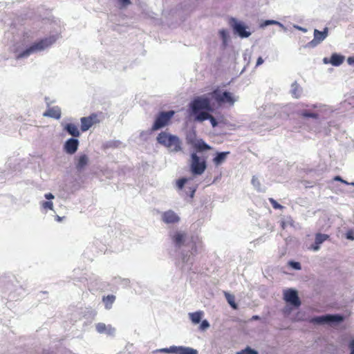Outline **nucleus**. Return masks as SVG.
I'll return each mask as SVG.
<instances>
[{
	"mask_svg": "<svg viewBox=\"0 0 354 354\" xmlns=\"http://www.w3.org/2000/svg\"><path fill=\"white\" fill-rule=\"evenodd\" d=\"M172 241L176 248H182L179 260V266L182 271L192 270L194 255L197 252V245L194 238L189 239L185 233L176 232L172 236Z\"/></svg>",
	"mask_w": 354,
	"mask_h": 354,
	"instance_id": "nucleus-1",
	"label": "nucleus"
},
{
	"mask_svg": "<svg viewBox=\"0 0 354 354\" xmlns=\"http://www.w3.org/2000/svg\"><path fill=\"white\" fill-rule=\"evenodd\" d=\"M56 35H50L37 40L30 45L24 43L15 44L12 50L16 60L28 58L33 54H37L48 49L57 41Z\"/></svg>",
	"mask_w": 354,
	"mask_h": 354,
	"instance_id": "nucleus-2",
	"label": "nucleus"
},
{
	"mask_svg": "<svg viewBox=\"0 0 354 354\" xmlns=\"http://www.w3.org/2000/svg\"><path fill=\"white\" fill-rule=\"evenodd\" d=\"M328 111V107L320 103L306 104L298 103L295 110L296 114L304 120L313 119L319 122L324 118V113Z\"/></svg>",
	"mask_w": 354,
	"mask_h": 354,
	"instance_id": "nucleus-3",
	"label": "nucleus"
},
{
	"mask_svg": "<svg viewBox=\"0 0 354 354\" xmlns=\"http://www.w3.org/2000/svg\"><path fill=\"white\" fill-rule=\"evenodd\" d=\"M156 140L160 145L169 149L171 152L176 153L182 150V142L177 136L161 131Z\"/></svg>",
	"mask_w": 354,
	"mask_h": 354,
	"instance_id": "nucleus-4",
	"label": "nucleus"
},
{
	"mask_svg": "<svg viewBox=\"0 0 354 354\" xmlns=\"http://www.w3.org/2000/svg\"><path fill=\"white\" fill-rule=\"evenodd\" d=\"M189 106L190 114L198 113L200 111H213L210 99L205 95L196 97L190 102Z\"/></svg>",
	"mask_w": 354,
	"mask_h": 354,
	"instance_id": "nucleus-5",
	"label": "nucleus"
},
{
	"mask_svg": "<svg viewBox=\"0 0 354 354\" xmlns=\"http://www.w3.org/2000/svg\"><path fill=\"white\" fill-rule=\"evenodd\" d=\"M344 319V317L341 314H326L312 318L311 322L319 325H337L342 323Z\"/></svg>",
	"mask_w": 354,
	"mask_h": 354,
	"instance_id": "nucleus-6",
	"label": "nucleus"
},
{
	"mask_svg": "<svg viewBox=\"0 0 354 354\" xmlns=\"http://www.w3.org/2000/svg\"><path fill=\"white\" fill-rule=\"evenodd\" d=\"M207 168V162L205 158L199 157L196 153H191L190 171L194 176H199L204 173Z\"/></svg>",
	"mask_w": 354,
	"mask_h": 354,
	"instance_id": "nucleus-7",
	"label": "nucleus"
},
{
	"mask_svg": "<svg viewBox=\"0 0 354 354\" xmlns=\"http://www.w3.org/2000/svg\"><path fill=\"white\" fill-rule=\"evenodd\" d=\"M229 24L232 28L234 34L239 37L248 38L251 35L249 27L243 21H239L236 18L231 17L229 21Z\"/></svg>",
	"mask_w": 354,
	"mask_h": 354,
	"instance_id": "nucleus-8",
	"label": "nucleus"
},
{
	"mask_svg": "<svg viewBox=\"0 0 354 354\" xmlns=\"http://www.w3.org/2000/svg\"><path fill=\"white\" fill-rule=\"evenodd\" d=\"M174 111H160L156 116L151 127V131H155L166 127L174 115Z\"/></svg>",
	"mask_w": 354,
	"mask_h": 354,
	"instance_id": "nucleus-9",
	"label": "nucleus"
},
{
	"mask_svg": "<svg viewBox=\"0 0 354 354\" xmlns=\"http://www.w3.org/2000/svg\"><path fill=\"white\" fill-rule=\"evenodd\" d=\"M155 352L170 354H198L196 349L184 346H171L169 348L157 349Z\"/></svg>",
	"mask_w": 354,
	"mask_h": 354,
	"instance_id": "nucleus-10",
	"label": "nucleus"
},
{
	"mask_svg": "<svg viewBox=\"0 0 354 354\" xmlns=\"http://www.w3.org/2000/svg\"><path fill=\"white\" fill-rule=\"evenodd\" d=\"M212 95L218 104H228L232 106L237 100L232 93L227 91L221 92L216 89L212 93Z\"/></svg>",
	"mask_w": 354,
	"mask_h": 354,
	"instance_id": "nucleus-11",
	"label": "nucleus"
},
{
	"mask_svg": "<svg viewBox=\"0 0 354 354\" xmlns=\"http://www.w3.org/2000/svg\"><path fill=\"white\" fill-rule=\"evenodd\" d=\"M283 299L287 304L296 308H299L301 304L297 291L292 288L284 291Z\"/></svg>",
	"mask_w": 354,
	"mask_h": 354,
	"instance_id": "nucleus-12",
	"label": "nucleus"
},
{
	"mask_svg": "<svg viewBox=\"0 0 354 354\" xmlns=\"http://www.w3.org/2000/svg\"><path fill=\"white\" fill-rule=\"evenodd\" d=\"M328 34V28L327 27L324 28L323 31H319L317 29H315L314 39L309 41L306 46L308 48H315L327 37Z\"/></svg>",
	"mask_w": 354,
	"mask_h": 354,
	"instance_id": "nucleus-13",
	"label": "nucleus"
},
{
	"mask_svg": "<svg viewBox=\"0 0 354 354\" xmlns=\"http://www.w3.org/2000/svg\"><path fill=\"white\" fill-rule=\"evenodd\" d=\"M80 142L78 139L75 138H70L66 140L64 144V151L69 155H73L78 149Z\"/></svg>",
	"mask_w": 354,
	"mask_h": 354,
	"instance_id": "nucleus-14",
	"label": "nucleus"
},
{
	"mask_svg": "<svg viewBox=\"0 0 354 354\" xmlns=\"http://www.w3.org/2000/svg\"><path fill=\"white\" fill-rule=\"evenodd\" d=\"M161 219L165 223L174 224L179 222L180 217L173 210L169 209L162 214Z\"/></svg>",
	"mask_w": 354,
	"mask_h": 354,
	"instance_id": "nucleus-15",
	"label": "nucleus"
},
{
	"mask_svg": "<svg viewBox=\"0 0 354 354\" xmlns=\"http://www.w3.org/2000/svg\"><path fill=\"white\" fill-rule=\"evenodd\" d=\"M89 158L86 154H80L75 158V168L78 172L84 171L88 164Z\"/></svg>",
	"mask_w": 354,
	"mask_h": 354,
	"instance_id": "nucleus-16",
	"label": "nucleus"
},
{
	"mask_svg": "<svg viewBox=\"0 0 354 354\" xmlns=\"http://www.w3.org/2000/svg\"><path fill=\"white\" fill-rule=\"evenodd\" d=\"M329 238V236L325 234L317 233L315 235V243L310 246V249L313 251H318L320 245Z\"/></svg>",
	"mask_w": 354,
	"mask_h": 354,
	"instance_id": "nucleus-17",
	"label": "nucleus"
},
{
	"mask_svg": "<svg viewBox=\"0 0 354 354\" xmlns=\"http://www.w3.org/2000/svg\"><path fill=\"white\" fill-rule=\"evenodd\" d=\"M64 131H66L69 135L72 136L73 138H77L80 136V132L78 129L77 125L73 123H68L64 127Z\"/></svg>",
	"mask_w": 354,
	"mask_h": 354,
	"instance_id": "nucleus-18",
	"label": "nucleus"
},
{
	"mask_svg": "<svg viewBox=\"0 0 354 354\" xmlns=\"http://www.w3.org/2000/svg\"><path fill=\"white\" fill-rule=\"evenodd\" d=\"M290 93L291 95L296 99H298L301 97L302 93H303V88L297 82V81H295L290 86Z\"/></svg>",
	"mask_w": 354,
	"mask_h": 354,
	"instance_id": "nucleus-19",
	"label": "nucleus"
},
{
	"mask_svg": "<svg viewBox=\"0 0 354 354\" xmlns=\"http://www.w3.org/2000/svg\"><path fill=\"white\" fill-rule=\"evenodd\" d=\"M43 115L58 120L61 118V109L58 106L49 108Z\"/></svg>",
	"mask_w": 354,
	"mask_h": 354,
	"instance_id": "nucleus-20",
	"label": "nucleus"
},
{
	"mask_svg": "<svg viewBox=\"0 0 354 354\" xmlns=\"http://www.w3.org/2000/svg\"><path fill=\"white\" fill-rule=\"evenodd\" d=\"M228 154H230V151L217 152L213 158L215 165L218 166L224 162Z\"/></svg>",
	"mask_w": 354,
	"mask_h": 354,
	"instance_id": "nucleus-21",
	"label": "nucleus"
},
{
	"mask_svg": "<svg viewBox=\"0 0 354 354\" xmlns=\"http://www.w3.org/2000/svg\"><path fill=\"white\" fill-rule=\"evenodd\" d=\"M344 59L345 57L344 55L335 53L331 55L329 62H330V64L333 66H339L343 63Z\"/></svg>",
	"mask_w": 354,
	"mask_h": 354,
	"instance_id": "nucleus-22",
	"label": "nucleus"
},
{
	"mask_svg": "<svg viewBox=\"0 0 354 354\" xmlns=\"http://www.w3.org/2000/svg\"><path fill=\"white\" fill-rule=\"evenodd\" d=\"M193 147L196 149L198 152H203L210 149V147L205 142L203 139H198L195 144L193 145Z\"/></svg>",
	"mask_w": 354,
	"mask_h": 354,
	"instance_id": "nucleus-23",
	"label": "nucleus"
},
{
	"mask_svg": "<svg viewBox=\"0 0 354 354\" xmlns=\"http://www.w3.org/2000/svg\"><path fill=\"white\" fill-rule=\"evenodd\" d=\"M115 299L116 297L113 295L103 296L102 302L104 303L106 310H110L112 308L113 304L115 302Z\"/></svg>",
	"mask_w": 354,
	"mask_h": 354,
	"instance_id": "nucleus-24",
	"label": "nucleus"
},
{
	"mask_svg": "<svg viewBox=\"0 0 354 354\" xmlns=\"http://www.w3.org/2000/svg\"><path fill=\"white\" fill-rule=\"evenodd\" d=\"M203 315V311H196L189 313V317L191 321L195 324H199L201 322Z\"/></svg>",
	"mask_w": 354,
	"mask_h": 354,
	"instance_id": "nucleus-25",
	"label": "nucleus"
},
{
	"mask_svg": "<svg viewBox=\"0 0 354 354\" xmlns=\"http://www.w3.org/2000/svg\"><path fill=\"white\" fill-rule=\"evenodd\" d=\"M91 118L83 117L80 119L81 121V130L82 131H86L93 125V122H91Z\"/></svg>",
	"mask_w": 354,
	"mask_h": 354,
	"instance_id": "nucleus-26",
	"label": "nucleus"
},
{
	"mask_svg": "<svg viewBox=\"0 0 354 354\" xmlns=\"http://www.w3.org/2000/svg\"><path fill=\"white\" fill-rule=\"evenodd\" d=\"M209 112L206 111H200L198 113H191V115L195 117V120L198 122H203L205 120H209L210 116Z\"/></svg>",
	"mask_w": 354,
	"mask_h": 354,
	"instance_id": "nucleus-27",
	"label": "nucleus"
},
{
	"mask_svg": "<svg viewBox=\"0 0 354 354\" xmlns=\"http://www.w3.org/2000/svg\"><path fill=\"white\" fill-rule=\"evenodd\" d=\"M220 37L222 39V46L225 48L227 46V42L230 38L227 30L222 29L219 31Z\"/></svg>",
	"mask_w": 354,
	"mask_h": 354,
	"instance_id": "nucleus-28",
	"label": "nucleus"
},
{
	"mask_svg": "<svg viewBox=\"0 0 354 354\" xmlns=\"http://www.w3.org/2000/svg\"><path fill=\"white\" fill-rule=\"evenodd\" d=\"M186 140H187V142L189 145H191L193 146V145L195 144V142L198 140L196 138V131L194 130L189 131L187 134Z\"/></svg>",
	"mask_w": 354,
	"mask_h": 354,
	"instance_id": "nucleus-29",
	"label": "nucleus"
},
{
	"mask_svg": "<svg viewBox=\"0 0 354 354\" xmlns=\"http://www.w3.org/2000/svg\"><path fill=\"white\" fill-rule=\"evenodd\" d=\"M270 25H278L279 26L281 27L282 28L286 29L285 26L281 23L277 21H275V20H272V19H268V20L264 21L260 25V27L265 28Z\"/></svg>",
	"mask_w": 354,
	"mask_h": 354,
	"instance_id": "nucleus-30",
	"label": "nucleus"
},
{
	"mask_svg": "<svg viewBox=\"0 0 354 354\" xmlns=\"http://www.w3.org/2000/svg\"><path fill=\"white\" fill-rule=\"evenodd\" d=\"M225 298L228 302V304L230 305V306L234 308H237V305L234 302V297L229 293H225Z\"/></svg>",
	"mask_w": 354,
	"mask_h": 354,
	"instance_id": "nucleus-31",
	"label": "nucleus"
},
{
	"mask_svg": "<svg viewBox=\"0 0 354 354\" xmlns=\"http://www.w3.org/2000/svg\"><path fill=\"white\" fill-rule=\"evenodd\" d=\"M252 185L258 191V192H264V189L261 187V184L259 180V179L256 176H253L251 181Z\"/></svg>",
	"mask_w": 354,
	"mask_h": 354,
	"instance_id": "nucleus-32",
	"label": "nucleus"
},
{
	"mask_svg": "<svg viewBox=\"0 0 354 354\" xmlns=\"http://www.w3.org/2000/svg\"><path fill=\"white\" fill-rule=\"evenodd\" d=\"M236 354H259V353L251 347L247 346L245 348L236 352Z\"/></svg>",
	"mask_w": 354,
	"mask_h": 354,
	"instance_id": "nucleus-33",
	"label": "nucleus"
},
{
	"mask_svg": "<svg viewBox=\"0 0 354 354\" xmlns=\"http://www.w3.org/2000/svg\"><path fill=\"white\" fill-rule=\"evenodd\" d=\"M95 328L97 333L103 334L105 333L106 330L107 329V326L104 323L100 322L96 324Z\"/></svg>",
	"mask_w": 354,
	"mask_h": 354,
	"instance_id": "nucleus-34",
	"label": "nucleus"
},
{
	"mask_svg": "<svg viewBox=\"0 0 354 354\" xmlns=\"http://www.w3.org/2000/svg\"><path fill=\"white\" fill-rule=\"evenodd\" d=\"M288 265L294 270H299L301 268V264L298 261H290Z\"/></svg>",
	"mask_w": 354,
	"mask_h": 354,
	"instance_id": "nucleus-35",
	"label": "nucleus"
},
{
	"mask_svg": "<svg viewBox=\"0 0 354 354\" xmlns=\"http://www.w3.org/2000/svg\"><path fill=\"white\" fill-rule=\"evenodd\" d=\"M187 181V180L185 178L178 179L176 182L177 187L180 189H183Z\"/></svg>",
	"mask_w": 354,
	"mask_h": 354,
	"instance_id": "nucleus-36",
	"label": "nucleus"
},
{
	"mask_svg": "<svg viewBox=\"0 0 354 354\" xmlns=\"http://www.w3.org/2000/svg\"><path fill=\"white\" fill-rule=\"evenodd\" d=\"M292 310V307H290L289 306H286V307L283 308V309L282 310L283 315H284L285 317H288L290 316V315L291 314Z\"/></svg>",
	"mask_w": 354,
	"mask_h": 354,
	"instance_id": "nucleus-37",
	"label": "nucleus"
},
{
	"mask_svg": "<svg viewBox=\"0 0 354 354\" xmlns=\"http://www.w3.org/2000/svg\"><path fill=\"white\" fill-rule=\"evenodd\" d=\"M201 325H200V329L201 330H207L208 328H209V322L207 320V319H204L203 321L201 322Z\"/></svg>",
	"mask_w": 354,
	"mask_h": 354,
	"instance_id": "nucleus-38",
	"label": "nucleus"
},
{
	"mask_svg": "<svg viewBox=\"0 0 354 354\" xmlns=\"http://www.w3.org/2000/svg\"><path fill=\"white\" fill-rule=\"evenodd\" d=\"M115 333V328L112 327L111 325H107V329L106 330L105 334L114 336Z\"/></svg>",
	"mask_w": 354,
	"mask_h": 354,
	"instance_id": "nucleus-39",
	"label": "nucleus"
},
{
	"mask_svg": "<svg viewBox=\"0 0 354 354\" xmlns=\"http://www.w3.org/2000/svg\"><path fill=\"white\" fill-rule=\"evenodd\" d=\"M269 201H270V203L272 204L273 208L275 209H282L283 207L281 205L279 204L273 198H270Z\"/></svg>",
	"mask_w": 354,
	"mask_h": 354,
	"instance_id": "nucleus-40",
	"label": "nucleus"
},
{
	"mask_svg": "<svg viewBox=\"0 0 354 354\" xmlns=\"http://www.w3.org/2000/svg\"><path fill=\"white\" fill-rule=\"evenodd\" d=\"M41 206L44 209H53V204L51 201H43Z\"/></svg>",
	"mask_w": 354,
	"mask_h": 354,
	"instance_id": "nucleus-41",
	"label": "nucleus"
},
{
	"mask_svg": "<svg viewBox=\"0 0 354 354\" xmlns=\"http://www.w3.org/2000/svg\"><path fill=\"white\" fill-rule=\"evenodd\" d=\"M120 3V8H124L131 4L130 0H118Z\"/></svg>",
	"mask_w": 354,
	"mask_h": 354,
	"instance_id": "nucleus-42",
	"label": "nucleus"
},
{
	"mask_svg": "<svg viewBox=\"0 0 354 354\" xmlns=\"http://www.w3.org/2000/svg\"><path fill=\"white\" fill-rule=\"evenodd\" d=\"M88 118H91V122H93V124H95V123H97L100 122V120H98V116L97 114L95 113H92L91 115H89Z\"/></svg>",
	"mask_w": 354,
	"mask_h": 354,
	"instance_id": "nucleus-43",
	"label": "nucleus"
},
{
	"mask_svg": "<svg viewBox=\"0 0 354 354\" xmlns=\"http://www.w3.org/2000/svg\"><path fill=\"white\" fill-rule=\"evenodd\" d=\"M348 347L350 350L349 354H354V338L350 340L348 344Z\"/></svg>",
	"mask_w": 354,
	"mask_h": 354,
	"instance_id": "nucleus-44",
	"label": "nucleus"
},
{
	"mask_svg": "<svg viewBox=\"0 0 354 354\" xmlns=\"http://www.w3.org/2000/svg\"><path fill=\"white\" fill-rule=\"evenodd\" d=\"M209 120L213 127H216L218 125V122L213 115H210Z\"/></svg>",
	"mask_w": 354,
	"mask_h": 354,
	"instance_id": "nucleus-45",
	"label": "nucleus"
},
{
	"mask_svg": "<svg viewBox=\"0 0 354 354\" xmlns=\"http://www.w3.org/2000/svg\"><path fill=\"white\" fill-rule=\"evenodd\" d=\"M346 237L349 240H354V234L353 232H348L346 234Z\"/></svg>",
	"mask_w": 354,
	"mask_h": 354,
	"instance_id": "nucleus-46",
	"label": "nucleus"
},
{
	"mask_svg": "<svg viewBox=\"0 0 354 354\" xmlns=\"http://www.w3.org/2000/svg\"><path fill=\"white\" fill-rule=\"evenodd\" d=\"M334 180L335 181H340L344 184H348V183L344 180H343L339 176H336L335 178H334Z\"/></svg>",
	"mask_w": 354,
	"mask_h": 354,
	"instance_id": "nucleus-47",
	"label": "nucleus"
},
{
	"mask_svg": "<svg viewBox=\"0 0 354 354\" xmlns=\"http://www.w3.org/2000/svg\"><path fill=\"white\" fill-rule=\"evenodd\" d=\"M347 63L351 66H354V56L348 57L347 58Z\"/></svg>",
	"mask_w": 354,
	"mask_h": 354,
	"instance_id": "nucleus-48",
	"label": "nucleus"
},
{
	"mask_svg": "<svg viewBox=\"0 0 354 354\" xmlns=\"http://www.w3.org/2000/svg\"><path fill=\"white\" fill-rule=\"evenodd\" d=\"M263 62H264L263 59L261 57H259L257 59V64H256V67L261 65L263 63Z\"/></svg>",
	"mask_w": 354,
	"mask_h": 354,
	"instance_id": "nucleus-49",
	"label": "nucleus"
},
{
	"mask_svg": "<svg viewBox=\"0 0 354 354\" xmlns=\"http://www.w3.org/2000/svg\"><path fill=\"white\" fill-rule=\"evenodd\" d=\"M44 196L47 200L53 199L55 198L54 195L51 193H47L44 195Z\"/></svg>",
	"mask_w": 354,
	"mask_h": 354,
	"instance_id": "nucleus-50",
	"label": "nucleus"
},
{
	"mask_svg": "<svg viewBox=\"0 0 354 354\" xmlns=\"http://www.w3.org/2000/svg\"><path fill=\"white\" fill-rule=\"evenodd\" d=\"M329 60H330V58L324 57L323 59V62H324V64H330V62H329Z\"/></svg>",
	"mask_w": 354,
	"mask_h": 354,
	"instance_id": "nucleus-51",
	"label": "nucleus"
},
{
	"mask_svg": "<svg viewBox=\"0 0 354 354\" xmlns=\"http://www.w3.org/2000/svg\"><path fill=\"white\" fill-rule=\"evenodd\" d=\"M295 28L298 30H300L304 32H306L307 31L306 28H302V27H300L298 26H295Z\"/></svg>",
	"mask_w": 354,
	"mask_h": 354,
	"instance_id": "nucleus-52",
	"label": "nucleus"
},
{
	"mask_svg": "<svg viewBox=\"0 0 354 354\" xmlns=\"http://www.w3.org/2000/svg\"><path fill=\"white\" fill-rule=\"evenodd\" d=\"M195 191H196V189H192V191H191V195H190V196H191V197H193V196H194V193H195Z\"/></svg>",
	"mask_w": 354,
	"mask_h": 354,
	"instance_id": "nucleus-53",
	"label": "nucleus"
},
{
	"mask_svg": "<svg viewBox=\"0 0 354 354\" xmlns=\"http://www.w3.org/2000/svg\"><path fill=\"white\" fill-rule=\"evenodd\" d=\"M259 319V317L258 315H254L252 317V319H254V320H257Z\"/></svg>",
	"mask_w": 354,
	"mask_h": 354,
	"instance_id": "nucleus-54",
	"label": "nucleus"
},
{
	"mask_svg": "<svg viewBox=\"0 0 354 354\" xmlns=\"http://www.w3.org/2000/svg\"><path fill=\"white\" fill-rule=\"evenodd\" d=\"M123 281H124V283H125V284H127V283H129V279H124Z\"/></svg>",
	"mask_w": 354,
	"mask_h": 354,
	"instance_id": "nucleus-55",
	"label": "nucleus"
},
{
	"mask_svg": "<svg viewBox=\"0 0 354 354\" xmlns=\"http://www.w3.org/2000/svg\"><path fill=\"white\" fill-rule=\"evenodd\" d=\"M348 185H350L351 186H353L354 187V182H352V183H348Z\"/></svg>",
	"mask_w": 354,
	"mask_h": 354,
	"instance_id": "nucleus-56",
	"label": "nucleus"
},
{
	"mask_svg": "<svg viewBox=\"0 0 354 354\" xmlns=\"http://www.w3.org/2000/svg\"><path fill=\"white\" fill-rule=\"evenodd\" d=\"M315 131H320L319 129H315Z\"/></svg>",
	"mask_w": 354,
	"mask_h": 354,
	"instance_id": "nucleus-57",
	"label": "nucleus"
}]
</instances>
